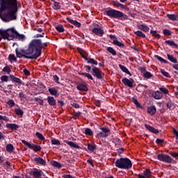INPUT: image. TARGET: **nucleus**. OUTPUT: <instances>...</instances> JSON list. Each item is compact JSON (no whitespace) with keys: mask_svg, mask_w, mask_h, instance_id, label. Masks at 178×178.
I'll return each instance as SVG.
<instances>
[{"mask_svg":"<svg viewBox=\"0 0 178 178\" xmlns=\"http://www.w3.org/2000/svg\"><path fill=\"white\" fill-rule=\"evenodd\" d=\"M17 0H0V18L5 23L17 20Z\"/></svg>","mask_w":178,"mask_h":178,"instance_id":"nucleus-1","label":"nucleus"},{"mask_svg":"<svg viewBox=\"0 0 178 178\" xmlns=\"http://www.w3.org/2000/svg\"><path fill=\"white\" fill-rule=\"evenodd\" d=\"M47 45V43L42 44L40 39H33L29 43L28 49H29L33 59H37L41 56L42 48H45Z\"/></svg>","mask_w":178,"mask_h":178,"instance_id":"nucleus-2","label":"nucleus"},{"mask_svg":"<svg viewBox=\"0 0 178 178\" xmlns=\"http://www.w3.org/2000/svg\"><path fill=\"white\" fill-rule=\"evenodd\" d=\"M115 165L118 169H124L125 170H129L131 169L133 163L129 158H120L116 160Z\"/></svg>","mask_w":178,"mask_h":178,"instance_id":"nucleus-3","label":"nucleus"},{"mask_svg":"<svg viewBox=\"0 0 178 178\" xmlns=\"http://www.w3.org/2000/svg\"><path fill=\"white\" fill-rule=\"evenodd\" d=\"M16 29L15 27L8 29L6 30L0 29V35L2 38H6V40H15V35H16Z\"/></svg>","mask_w":178,"mask_h":178,"instance_id":"nucleus-4","label":"nucleus"},{"mask_svg":"<svg viewBox=\"0 0 178 178\" xmlns=\"http://www.w3.org/2000/svg\"><path fill=\"white\" fill-rule=\"evenodd\" d=\"M15 54L17 58H26V59H34L30 50L24 49H16Z\"/></svg>","mask_w":178,"mask_h":178,"instance_id":"nucleus-5","label":"nucleus"},{"mask_svg":"<svg viewBox=\"0 0 178 178\" xmlns=\"http://www.w3.org/2000/svg\"><path fill=\"white\" fill-rule=\"evenodd\" d=\"M106 13L107 16H109V17H113L114 19H120V17H123L124 15L123 13L113 9L107 10Z\"/></svg>","mask_w":178,"mask_h":178,"instance_id":"nucleus-6","label":"nucleus"},{"mask_svg":"<svg viewBox=\"0 0 178 178\" xmlns=\"http://www.w3.org/2000/svg\"><path fill=\"white\" fill-rule=\"evenodd\" d=\"M106 13L107 16H109V17H113L114 19H120V17H123L124 15L123 13L113 9L107 10Z\"/></svg>","mask_w":178,"mask_h":178,"instance_id":"nucleus-7","label":"nucleus"},{"mask_svg":"<svg viewBox=\"0 0 178 178\" xmlns=\"http://www.w3.org/2000/svg\"><path fill=\"white\" fill-rule=\"evenodd\" d=\"M22 144L24 145H26V147H28L29 149H33L35 152H38L39 151H41V146L40 145H35L33 143H30L24 140H22Z\"/></svg>","mask_w":178,"mask_h":178,"instance_id":"nucleus-8","label":"nucleus"},{"mask_svg":"<svg viewBox=\"0 0 178 178\" xmlns=\"http://www.w3.org/2000/svg\"><path fill=\"white\" fill-rule=\"evenodd\" d=\"M100 130H102V132H99L96 136L97 138L99 140L108 137V134L111 132V129L106 127H102Z\"/></svg>","mask_w":178,"mask_h":178,"instance_id":"nucleus-9","label":"nucleus"},{"mask_svg":"<svg viewBox=\"0 0 178 178\" xmlns=\"http://www.w3.org/2000/svg\"><path fill=\"white\" fill-rule=\"evenodd\" d=\"M157 159L161 161V162H165V163H172L173 159L169 155L166 154H158Z\"/></svg>","mask_w":178,"mask_h":178,"instance_id":"nucleus-10","label":"nucleus"},{"mask_svg":"<svg viewBox=\"0 0 178 178\" xmlns=\"http://www.w3.org/2000/svg\"><path fill=\"white\" fill-rule=\"evenodd\" d=\"M93 76L97 79H102V72L99 71L97 67H94L92 69Z\"/></svg>","mask_w":178,"mask_h":178,"instance_id":"nucleus-11","label":"nucleus"},{"mask_svg":"<svg viewBox=\"0 0 178 178\" xmlns=\"http://www.w3.org/2000/svg\"><path fill=\"white\" fill-rule=\"evenodd\" d=\"M92 33L95 35H98L99 37H102V35H104V29L100 28H94L92 30Z\"/></svg>","mask_w":178,"mask_h":178,"instance_id":"nucleus-12","label":"nucleus"},{"mask_svg":"<svg viewBox=\"0 0 178 178\" xmlns=\"http://www.w3.org/2000/svg\"><path fill=\"white\" fill-rule=\"evenodd\" d=\"M133 79H129L127 78H124L122 79V82L124 85H125L127 87H129L131 88L133 87Z\"/></svg>","mask_w":178,"mask_h":178,"instance_id":"nucleus-13","label":"nucleus"},{"mask_svg":"<svg viewBox=\"0 0 178 178\" xmlns=\"http://www.w3.org/2000/svg\"><path fill=\"white\" fill-rule=\"evenodd\" d=\"M34 162L36 163H38L39 165H42L43 166H45L47 161L45 160L42 159L41 157L36 156L34 158Z\"/></svg>","mask_w":178,"mask_h":178,"instance_id":"nucleus-14","label":"nucleus"},{"mask_svg":"<svg viewBox=\"0 0 178 178\" xmlns=\"http://www.w3.org/2000/svg\"><path fill=\"white\" fill-rule=\"evenodd\" d=\"M10 77L11 81H13V83H17V84H20V85L24 84V83H23V81H22L21 79H19V78L15 76V75H10Z\"/></svg>","mask_w":178,"mask_h":178,"instance_id":"nucleus-15","label":"nucleus"},{"mask_svg":"<svg viewBox=\"0 0 178 178\" xmlns=\"http://www.w3.org/2000/svg\"><path fill=\"white\" fill-rule=\"evenodd\" d=\"M76 88L79 91H88V88L85 83H79L76 86Z\"/></svg>","mask_w":178,"mask_h":178,"instance_id":"nucleus-16","label":"nucleus"},{"mask_svg":"<svg viewBox=\"0 0 178 178\" xmlns=\"http://www.w3.org/2000/svg\"><path fill=\"white\" fill-rule=\"evenodd\" d=\"M145 129L149 130V131H151V133H154V134H158V133H159V131L158 129L151 127V125L145 124Z\"/></svg>","mask_w":178,"mask_h":178,"instance_id":"nucleus-17","label":"nucleus"},{"mask_svg":"<svg viewBox=\"0 0 178 178\" xmlns=\"http://www.w3.org/2000/svg\"><path fill=\"white\" fill-rule=\"evenodd\" d=\"M162 97H163V94H162L161 90H157L153 94L154 99H162Z\"/></svg>","mask_w":178,"mask_h":178,"instance_id":"nucleus-18","label":"nucleus"},{"mask_svg":"<svg viewBox=\"0 0 178 178\" xmlns=\"http://www.w3.org/2000/svg\"><path fill=\"white\" fill-rule=\"evenodd\" d=\"M47 102L49 103V105H51V106H55V105H56V100L51 96H49L47 97Z\"/></svg>","mask_w":178,"mask_h":178,"instance_id":"nucleus-19","label":"nucleus"},{"mask_svg":"<svg viewBox=\"0 0 178 178\" xmlns=\"http://www.w3.org/2000/svg\"><path fill=\"white\" fill-rule=\"evenodd\" d=\"M147 113L150 114L152 116L156 113V108L155 106H150L147 108Z\"/></svg>","mask_w":178,"mask_h":178,"instance_id":"nucleus-20","label":"nucleus"},{"mask_svg":"<svg viewBox=\"0 0 178 178\" xmlns=\"http://www.w3.org/2000/svg\"><path fill=\"white\" fill-rule=\"evenodd\" d=\"M64 143H65V144H67V145H70V147H72V148L80 149V146H79V145L74 143V142L65 140Z\"/></svg>","mask_w":178,"mask_h":178,"instance_id":"nucleus-21","label":"nucleus"},{"mask_svg":"<svg viewBox=\"0 0 178 178\" xmlns=\"http://www.w3.org/2000/svg\"><path fill=\"white\" fill-rule=\"evenodd\" d=\"M6 127L10 130H17V129H19V126L17 124L10 123L6 124Z\"/></svg>","mask_w":178,"mask_h":178,"instance_id":"nucleus-22","label":"nucleus"},{"mask_svg":"<svg viewBox=\"0 0 178 178\" xmlns=\"http://www.w3.org/2000/svg\"><path fill=\"white\" fill-rule=\"evenodd\" d=\"M49 92H50L51 95H54V97H59V92L58 90L54 88H49Z\"/></svg>","mask_w":178,"mask_h":178,"instance_id":"nucleus-23","label":"nucleus"},{"mask_svg":"<svg viewBox=\"0 0 178 178\" xmlns=\"http://www.w3.org/2000/svg\"><path fill=\"white\" fill-rule=\"evenodd\" d=\"M138 29L139 30H141L142 31H145V33L149 31V27H148V26L144 25V24L138 25Z\"/></svg>","mask_w":178,"mask_h":178,"instance_id":"nucleus-24","label":"nucleus"},{"mask_svg":"<svg viewBox=\"0 0 178 178\" xmlns=\"http://www.w3.org/2000/svg\"><path fill=\"white\" fill-rule=\"evenodd\" d=\"M67 22H69V23H71V24H74V26H76V27H80L81 26V24H80V22L76 21V20H73L72 19H70V17L67 18Z\"/></svg>","mask_w":178,"mask_h":178,"instance_id":"nucleus-25","label":"nucleus"},{"mask_svg":"<svg viewBox=\"0 0 178 178\" xmlns=\"http://www.w3.org/2000/svg\"><path fill=\"white\" fill-rule=\"evenodd\" d=\"M113 44H114V45H117V47H120V48H124V44L122 42H119L116 38L113 40Z\"/></svg>","mask_w":178,"mask_h":178,"instance_id":"nucleus-26","label":"nucleus"},{"mask_svg":"<svg viewBox=\"0 0 178 178\" xmlns=\"http://www.w3.org/2000/svg\"><path fill=\"white\" fill-rule=\"evenodd\" d=\"M41 172H42L41 170H34L32 172V175L35 178H40V177H41Z\"/></svg>","mask_w":178,"mask_h":178,"instance_id":"nucleus-27","label":"nucleus"},{"mask_svg":"<svg viewBox=\"0 0 178 178\" xmlns=\"http://www.w3.org/2000/svg\"><path fill=\"white\" fill-rule=\"evenodd\" d=\"M14 39L18 40L19 41H24V35H20L19 33L16 32Z\"/></svg>","mask_w":178,"mask_h":178,"instance_id":"nucleus-28","label":"nucleus"},{"mask_svg":"<svg viewBox=\"0 0 178 178\" xmlns=\"http://www.w3.org/2000/svg\"><path fill=\"white\" fill-rule=\"evenodd\" d=\"M119 67L120 69H121V70L122 72H124V73H126L127 74H129V76H131V73H130V71H129V70L127 69V67L123 66L122 65L120 64L119 65Z\"/></svg>","mask_w":178,"mask_h":178,"instance_id":"nucleus-29","label":"nucleus"},{"mask_svg":"<svg viewBox=\"0 0 178 178\" xmlns=\"http://www.w3.org/2000/svg\"><path fill=\"white\" fill-rule=\"evenodd\" d=\"M85 60L88 62V63H90V65H98V61L94 60L93 58H85Z\"/></svg>","mask_w":178,"mask_h":178,"instance_id":"nucleus-30","label":"nucleus"},{"mask_svg":"<svg viewBox=\"0 0 178 178\" xmlns=\"http://www.w3.org/2000/svg\"><path fill=\"white\" fill-rule=\"evenodd\" d=\"M167 17H168V19H170V20L175 21V20H177L178 15L176 14H168Z\"/></svg>","mask_w":178,"mask_h":178,"instance_id":"nucleus-31","label":"nucleus"},{"mask_svg":"<svg viewBox=\"0 0 178 178\" xmlns=\"http://www.w3.org/2000/svg\"><path fill=\"white\" fill-rule=\"evenodd\" d=\"M6 149L7 152L12 153V152H13L15 147H13V145L8 144L6 145Z\"/></svg>","mask_w":178,"mask_h":178,"instance_id":"nucleus-32","label":"nucleus"},{"mask_svg":"<svg viewBox=\"0 0 178 178\" xmlns=\"http://www.w3.org/2000/svg\"><path fill=\"white\" fill-rule=\"evenodd\" d=\"M167 58L168 60H170L172 63H177V59H176V58H174L172 55L167 54Z\"/></svg>","mask_w":178,"mask_h":178,"instance_id":"nucleus-33","label":"nucleus"},{"mask_svg":"<svg viewBox=\"0 0 178 178\" xmlns=\"http://www.w3.org/2000/svg\"><path fill=\"white\" fill-rule=\"evenodd\" d=\"M79 74H80L81 76H84L85 77H87L88 80H94V79L92 78V76H91V74L87 72H79Z\"/></svg>","mask_w":178,"mask_h":178,"instance_id":"nucleus-34","label":"nucleus"},{"mask_svg":"<svg viewBox=\"0 0 178 178\" xmlns=\"http://www.w3.org/2000/svg\"><path fill=\"white\" fill-rule=\"evenodd\" d=\"M165 44H168L170 47H173V48H178V44L172 40H166Z\"/></svg>","mask_w":178,"mask_h":178,"instance_id":"nucleus-35","label":"nucleus"},{"mask_svg":"<svg viewBox=\"0 0 178 178\" xmlns=\"http://www.w3.org/2000/svg\"><path fill=\"white\" fill-rule=\"evenodd\" d=\"M134 34L138 35V37H140L141 38H145V34L140 31H135Z\"/></svg>","mask_w":178,"mask_h":178,"instance_id":"nucleus-36","label":"nucleus"},{"mask_svg":"<svg viewBox=\"0 0 178 178\" xmlns=\"http://www.w3.org/2000/svg\"><path fill=\"white\" fill-rule=\"evenodd\" d=\"M143 175L145 177H151V170L149 169H146L145 171H143Z\"/></svg>","mask_w":178,"mask_h":178,"instance_id":"nucleus-37","label":"nucleus"},{"mask_svg":"<svg viewBox=\"0 0 178 178\" xmlns=\"http://www.w3.org/2000/svg\"><path fill=\"white\" fill-rule=\"evenodd\" d=\"M53 9H54V10H58L60 9V4L59 3V2L58 1L54 2Z\"/></svg>","mask_w":178,"mask_h":178,"instance_id":"nucleus-38","label":"nucleus"},{"mask_svg":"<svg viewBox=\"0 0 178 178\" xmlns=\"http://www.w3.org/2000/svg\"><path fill=\"white\" fill-rule=\"evenodd\" d=\"M15 112L16 115H17L18 116H21V118L22 116H23L24 112H23V110H22L21 108H15Z\"/></svg>","mask_w":178,"mask_h":178,"instance_id":"nucleus-39","label":"nucleus"},{"mask_svg":"<svg viewBox=\"0 0 178 178\" xmlns=\"http://www.w3.org/2000/svg\"><path fill=\"white\" fill-rule=\"evenodd\" d=\"M51 165L52 166H54V168H58V169H60V168H62V165L58 161L51 162Z\"/></svg>","mask_w":178,"mask_h":178,"instance_id":"nucleus-40","label":"nucleus"},{"mask_svg":"<svg viewBox=\"0 0 178 178\" xmlns=\"http://www.w3.org/2000/svg\"><path fill=\"white\" fill-rule=\"evenodd\" d=\"M78 51L79 54L81 55L82 58H83V59H86V58H87V53H86L84 50L79 49Z\"/></svg>","mask_w":178,"mask_h":178,"instance_id":"nucleus-41","label":"nucleus"},{"mask_svg":"<svg viewBox=\"0 0 178 178\" xmlns=\"http://www.w3.org/2000/svg\"><path fill=\"white\" fill-rule=\"evenodd\" d=\"M154 58H156V59H158V60H159L160 62H162L163 63H168V61L166 60L163 59L162 57L158 55H155Z\"/></svg>","mask_w":178,"mask_h":178,"instance_id":"nucleus-42","label":"nucleus"},{"mask_svg":"<svg viewBox=\"0 0 178 178\" xmlns=\"http://www.w3.org/2000/svg\"><path fill=\"white\" fill-rule=\"evenodd\" d=\"M150 34H152V35H153V37H155L156 38H161V35L156 33V31H151Z\"/></svg>","mask_w":178,"mask_h":178,"instance_id":"nucleus-43","label":"nucleus"},{"mask_svg":"<svg viewBox=\"0 0 178 178\" xmlns=\"http://www.w3.org/2000/svg\"><path fill=\"white\" fill-rule=\"evenodd\" d=\"M35 136L38 137V138H39V140H41V141H44L45 140V138L44 136H42V134H40V132H36Z\"/></svg>","mask_w":178,"mask_h":178,"instance_id":"nucleus-44","label":"nucleus"},{"mask_svg":"<svg viewBox=\"0 0 178 178\" xmlns=\"http://www.w3.org/2000/svg\"><path fill=\"white\" fill-rule=\"evenodd\" d=\"M56 30H57L58 33H63V31H65V29L63 28V25L56 26Z\"/></svg>","mask_w":178,"mask_h":178,"instance_id":"nucleus-45","label":"nucleus"},{"mask_svg":"<svg viewBox=\"0 0 178 178\" xmlns=\"http://www.w3.org/2000/svg\"><path fill=\"white\" fill-rule=\"evenodd\" d=\"M163 33L165 37H169V35H172V31H170V30L168 29H164L163 31Z\"/></svg>","mask_w":178,"mask_h":178,"instance_id":"nucleus-46","label":"nucleus"},{"mask_svg":"<svg viewBox=\"0 0 178 178\" xmlns=\"http://www.w3.org/2000/svg\"><path fill=\"white\" fill-rule=\"evenodd\" d=\"M143 77H145V79H151V77H152V74L146 71V72L143 73Z\"/></svg>","mask_w":178,"mask_h":178,"instance_id":"nucleus-47","label":"nucleus"},{"mask_svg":"<svg viewBox=\"0 0 178 178\" xmlns=\"http://www.w3.org/2000/svg\"><path fill=\"white\" fill-rule=\"evenodd\" d=\"M84 134L86 136H92V131L89 128H86L85 129Z\"/></svg>","mask_w":178,"mask_h":178,"instance_id":"nucleus-48","label":"nucleus"},{"mask_svg":"<svg viewBox=\"0 0 178 178\" xmlns=\"http://www.w3.org/2000/svg\"><path fill=\"white\" fill-rule=\"evenodd\" d=\"M108 52H110V54H112L113 56H115L116 55V51L112 48V47H107Z\"/></svg>","mask_w":178,"mask_h":178,"instance_id":"nucleus-49","label":"nucleus"},{"mask_svg":"<svg viewBox=\"0 0 178 178\" xmlns=\"http://www.w3.org/2000/svg\"><path fill=\"white\" fill-rule=\"evenodd\" d=\"M0 80H1V81L3 83V82L6 83V82L8 81L9 77L8 76H6V75H3V76H1Z\"/></svg>","mask_w":178,"mask_h":178,"instance_id":"nucleus-50","label":"nucleus"},{"mask_svg":"<svg viewBox=\"0 0 178 178\" xmlns=\"http://www.w3.org/2000/svg\"><path fill=\"white\" fill-rule=\"evenodd\" d=\"M159 90L162 94H169V90L166 88H159Z\"/></svg>","mask_w":178,"mask_h":178,"instance_id":"nucleus-51","label":"nucleus"},{"mask_svg":"<svg viewBox=\"0 0 178 178\" xmlns=\"http://www.w3.org/2000/svg\"><path fill=\"white\" fill-rule=\"evenodd\" d=\"M51 144L53 145H60V142L59 141V140L52 139Z\"/></svg>","mask_w":178,"mask_h":178,"instance_id":"nucleus-52","label":"nucleus"},{"mask_svg":"<svg viewBox=\"0 0 178 178\" xmlns=\"http://www.w3.org/2000/svg\"><path fill=\"white\" fill-rule=\"evenodd\" d=\"M8 60H13L14 62H16L17 58L16 56H15V54H10L8 56Z\"/></svg>","mask_w":178,"mask_h":178,"instance_id":"nucleus-53","label":"nucleus"},{"mask_svg":"<svg viewBox=\"0 0 178 178\" xmlns=\"http://www.w3.org/2000/svg\"><path fill=\"white\" fill-rule=\"evenodd\" d=\"M7 104L10 106V108H13V106H15V102L13 99H9L7 102Z\"/></svg>","mask_w":178,"mask_h":178,"instance_id":"nucleus-54","label":"nucleus"},{"mask_svg":"<svg viewBox=\"0 0 178 178\" xmlns=\"http://www.w3.org/2000/svg\"><path fill=\"white\" fill-rule=\"evenodd\" d=\"M2 71L9 74L10 73V68L9 66H6L3 68Z\"/></svg>","mask_w":178,"mask_h":178,"instance_id":"nucleus-55","label":"nucleus"},{"mask_svg":"<svg viewBox=\"0 0 178 178\" xmlns=\"http://www.w3.org/2000/svg\"><path fill=\"white\" fill-rule=\"evenodd\" d=\"M0 120H4V122H9V118L6 115H0Z\"/></svg>","mask_w":178,"mask_h":178,"instance_id":"nucleus-56","label":"nucleus"},{"mask_svg":"<svg viewBox=\"0 0 178 178\" xmlns=\"http://www.w3.org/2000/svg\"><path fill=\"white\" fill-rule=\"evenodd\" d=\"M161 74H163V76H165V77L170 78V75L169 74V72H165L163 70H161Z\"/></svg>","mask_w":178,"mask_h":178,"instance_id":"nucleus-57","label":"nucleus"},{"mask_svg":"<svg viewBox=\"0 0 178 178\" xmlns=\"http://www.w3.org/2000/svg\"><path fill=\"white\" fill-rule=\"evenodd\" d=\"M35 101L36 102H38V104H40V105H42L44 104V100H42V99H40L38 97H35Z\"/></svg>","mask_w":178,"mask_h":178,"instance_id":"nucleus-58","label":"nucleus"},{"mask_svg":"<svg viewBox=\"0 0 178 178\" xmlns=\"http://www.w3.org/2000/svg\"><path fill=\"white\" fill-rule=\"evenodd\" d=\"M88 149L89 151H94V149H95V147L92 145L88 144Z\"/></svg>","mask_w":178,"mask_h":178,"instance_id":"nucleus-59","label":"nucleus"},{"mask_svg":"<svg viewBox=\"0 0 178 178\" xmlns=\"http://www.w3.org/2000/svg\"><path fill=\"white\" fill-rule=\"evenodd\" d=\"M18 97L19 98H20V99L26 98V96L24 95V93L23 92H20L18 95Z\"/></svg>","mask_w":178,"mask_h":178,"instance_id":"nucleus-60","label":"nucleus"},{"mask_svg":"<svg viewBox=\"0 0 178 178\" xmlns=\"http://www.w3.org/2000/svg\"><path fill=\"white\" fill-rule=\"evenodd\" d=\"M134 104H135V105L138 108H140V106H141V104L140 103H138V101H137V99H134Z\"/></svg>","mask_w":178,"mask_h":178,"instance_id":"nucleus-61","label":"nucleus"},{"mask_svg":"<svg viewBox=\"0 0 178 178\" xmlns=\"http://www.w3.org/2000/svg\"><path fill=\"white\" fill-rule=\"evenodd\" d=\"M53 79L55 83H59V76H58V75H54Z\"/></svg>","mask_w":178,"mask_h":178,"instance_id":"nucleus-62","label":"nucleus"},{"mask_svg":"<svg viewBox=\"0 0 178 178\" xmlns=\"http://www.w3.org/2000/svg\"><path fill=\"white\" fill-rule=\"evenodd\" d=\"M156 144H162V143H165V140L157 138L156 140Z\"/></svg>","mask_w":178,"mask_h":178,"instance_id":"nucleus-63","label":"nucleus"},{"mask_svg":"<svg viewBox=\"0 0 178 178\" xmlns=\"http://www.w3.org/2000/svg\"><path fill=\"white\" fill-rule=\"evenodd\" d=\"M63 178H74L72 175H63Z\"/></svg>","mask_w":178,"mask_h":178,"instance_id":"nucleus-64","label":"nucleus"}]
</instances>
